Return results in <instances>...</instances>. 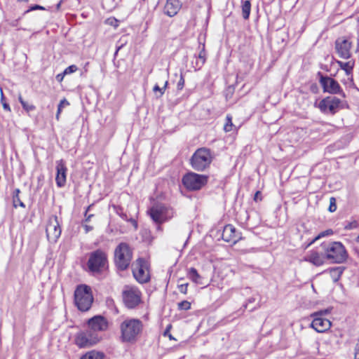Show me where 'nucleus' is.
<instances>
[{
  "mask_svg": "<svg viewBox=\"0 0 359 359\" xmlns=\"http://www.w3.org/2000/svg\"><path fill=\"white\" fill-rule=\"evenodd\" d=\"M107 329V320L102 316H95L88 320V329L76 334L75 343L80 348L92 346L102 339L100 333Z\"/></svg>",
  "mask_w": 359,
  "mask_h": 359,
  "instance_id": "obj_1",
  "label": "nucleus"
},
{
  "mask_svg": "<svg viewBox=\"0 0 359 359\" xmlns=\"http://www.w3.org/2000/svg\"><path fill=\"white\" fill-rule=\"evenodd\" d=\"M119 328L121 341L134 344L142 334L144 324L138 318H127L120 324Z\"/></svg>",
  "mask_w": 359,
  "mask_h": 359,
  "instance_id": "obj_2",
  "label": "nucleus"
},
{
  "mask_svg": "<svg viewBox=\"0 0 359 359\" xmlns=\"http://www.w3.org/2000/svg\"><path fill=\"white\" fill-rule=\"evenodd\" d=\"M320 248L325 252L327 260L331 263L341 264L348 258V252L341 242H324L320 244Z\"/></svg>",
  "mask_w": 359,
  "mask_h": 359,
  "instance_id": "obj_3",
  "label": "nucleus"
},
{
  "mask_svg": "<svg viewBox=\"0 0 359 359\" xmlns=\"http://www.w3.org/2000/svg\"><path fill=\"white\" fill-rule=\"evenodd\" d=\"M108 257L102 250L97 249L89 255L87 262L88 272L93 276H100L108 269Z\"/></svg>",
  "mask_w": 359,
  "mask_h": 359,
  "instance_id": "obj_4",
  "label": "nucleus"
},
{
  "mask_svg": "<svg viewBox=\"0 0 359 359\" xmlns=\"http://www.w3.org/2000/svg\"><path fill=\"white\" fill-rule=\"evenodd\" d=\"M133 249L127 243H120L115 248L114 262L118 271H123L128 269L133 259Z\"/></svg>",
  "mask_w": 359,
  "mask_h": 359,
  "instance_id": "obj_5",
  "label": "nucleus"
},
{
  "mask_svg": "<svg viewBox=\"0 0 359 359\" xmlns=\"http://www.w3.org/2000/svg\"><path fill=\"white\" fill-rule=\"evenodd\" d=\"M213 159V151L207 147H201L193 154L190 164L195 170L202 172L210 167Z\"/></svg>",
  "mask_w": 359,
  "mask_h": 359,
  "instance_id": "obj_6",
  "label": "nucleus"
},
{
  "mask_svg": "<svg viewBox=\"0 0 359 359\" xmlns=\"http://www.w3.org/2000/svg\"><path fill=\"white\" fill-rule=\"evenodd\" d=\"M93 302V296L90 286L78 285L74 291V302L78 309L81 311H88Z\"/></svg>",
  "mask_w": 359,
  "mask_h": 359,
  "instance_id": "obj_7",
  "label": "nucleus"
},
{
  "mask_svg": "<svg viewBox=\"0 0 359 359\" xmlns=\"http://www.w3.org/2000/svg\"><path fill=\"white\" fill-rule=\"evenodd\" d=\"M151 219L158 224V229H161V224L173 217L175 212L172 208L163 203L153 205L148 211Z\"/></svg>",
  "mask_w": 359,
  "mask_h": 359,
  "instance_id": "obj_8",
  "label": "nucleus"
},
{
  "mask_svg": "<svg viewBox=\"0 0 359 359\" xmlns=\"http://www.w3.org/2000/svg\"><path fill=\"white\" fill-rule=\"evenodd\" d=\"M208 182V176L195 172H188L182 178V184L190 191L201 189Z\"/></svg>",
  "mask_w": 359,
  "mask_h": 359,
  "instance_id": "obj_9",
  "label": "nucleus"
},
{
  "mask_svg": "<svg viewBox=\"0 0 359 359\" xmlns=\"http://www.w3.org/2000/svg\"><path fill=\"white\" fill-rule=\"evenodd\" d=\"M122 297L124 305L129 309H135L142 302V292L135 287H126Z\"/></svg>",
  "mask_w": 359,
  "mask_h": 359,
  "instance_id": "obj_10",
  "label": "nucleus"
},
{
  "mask_svg": "<svg viewBox=\"0 0 359 359\" xmlns=\"http://www.w3.org/2000/svg\"><path fill=\"white\" fill-rule=\"evenodd\" d=\"M331 310V308H328L324 310H320L311 315L313 318L311 323V327L318 332H324L330 328L332 325L331 322L323 316L330 313Z\"/></svg>",
  "mask_w": 359,
  "mask_h": 359,
  "instance_id": "obj_11",
  "label": "nucleus"
},
{
  "mask_svg": "<svg viewBox=\"0 0 359 359\" xmlns=\"http://www.w3.org/2000/svg\"><path fill=\"white\" fill-rule=\"evenodd\" d=\"M131 266L133 276L137 282L146 283L149 281L150 276L147 271V264L144 258L137 259Z\"/></svg>",
  "mask_w": 359,
  "mask_h": 359,
  "instance_id": "obj_12",
  "label": "nucleus"
},
{
  "mask_svg": "<svg viewBox=\"0 0 359 359\" xmlns=\"http://www.w3.org/2000/svg\"><path fill=\"white\" fill-rule=\"evenodd\" d=\"M318 75L320 76L319 82L324 92L331 94H339L345 97L346 95L342 91L339 83L336 80L330 76H323L321 72H318Z\"/></svg>",
  "mask_w": 359,
  "mask_h": 359,
  "instance_id": "obj_13",
  "label": "nucleus"
},
{
  "mask_svg": "<svg viewBox=\"0 0 359 359\" xmlns=\"http://www.w3.org/2000/svg\"><path fill=\"white\" fill-rule=\"evenodd\" d=\"M61 227L58 222V218L55 215L51 216L46 226V237L49 242L55 243L61 235Z\"/></svg>",
  "mask_w": 359,
  "mask_h": 359,
  "instance_id": "obj_14",
  "label": "nucleus"
},
{
  "mask_svg": "<svg viewBox=\"0 0 359 359\" xmlns=\"http://www.w3.org/2000/svg\"><path fill=\"white\" fill-rule=\"evenodd\" d=\"M341 102L336 97H327L319 102L318 108L323 113L334 114L340 108Z\"/></svg>",
  "mask_w": 359,
  "mask_h": 359,
  "instance_id": "obj_15",
  "label": "nucleus"
},
{
  "mask_svg": "<svg viewBox=\"0 0 359 359\" xmlns=\"http://www.w3.org/2000/svg\"><path fill=\"white\" fill-rule=\"evenodd\" d=\"M352 42L347 38L339 37L334 43V48L338 56L343 59H348L351 56V48Z\"/></svg>",
  "mask_w": 359,
  "mask_h": 359,
  "instance_id": "obj_16",
  "label": "nucleus"
},
{
  "mask_svg": "<svg viewBox=\"0 0 359 359\" xmlns=\"http://www.w3.org/2000/svg\"><path fill=\"white\" fill-rule=\"evenodd\" d=\"M222 238L227 243L236 244L239 241L243 239L241 233L238 232L232 224H226L224 226L222 233Z\"/></svg>",
  "mask_w": 359,
  "mask_h": 359,
  "instance_id": "obj_17",
  "label": "nucleus"
},
{
  "mask_svg": "<svg viewBox=\"0 0 359 359\" xmlns=\"http://www.w3.org/2000/svg\"><path fill=\"white\" fill-rule=\"evenodd\" d=\"M325 252L320 247L316 250L309 252V255L304 258V260L309 262L316 266L323 265L327 260Z\"/></svg>",
  "mask_w": 359,
  "mask_h": 359,
  "instance_id": "obj_18",
  "label": "nucleus"
},
{
  "mask_svg": "<svg viewBox=\"0 0 359 359\" xmlns=\"http://www.w3.org/2000/svg\"><path fill=\"white\" fill-rule=\"evenodd\" d=\"M67 168L65 161L60 159L56 161L55 182L58 187H63L66 184Z\"/></svg>",
  "mask_w": 359,
  "mask_h": 359,
  "instance_id": "obj_19",
  "label": "nucleus"
},
{
  "mask_svg": "<svg viewBox=\"0 0 359 359\" xmlns=\"http://www.w3.org/2000/svg\"><path fill=\"white\" fill-rule=\"evenodd\" d=\"M337 64L339 65V67L345 72L346 76H348V79L350 81V85H349L350 88H356L355 83L353 82V75H352L353 69L354 64H355L354 61L349 60L346 62H341V61H337Z\"/></svg>",
  "mask_w": 359,
  "mask_h": 359,
  "instance_id": "obj_20",
  "label": "nucleus"
},
{
  "mask_svg": "<svg viewBox=\"0 0 359 359\" xmlns=\"http://www.w3.org/2000/svg\"><path fill=\"white\" fill-rule=\"evenodd\" d=\"M181 8L179 0H167L164 7V13L169 17L175 16Z\"/></svg>",
  "mask_w": 359,
  "mask_h": 359,
  "instance_id": "obj_21",
  "label": "nucleus"
},
{
  "mask_svg": "<svg viewBox=\"0 0 359 359\" xmlns=\"http://www.w3.org/2000/svg\"><path fill=\"white\" fill-rule=\"evenodd\" d=\"M344 269L345 267L344 266H335L328 269L327 271L329 272L333 282L336 283L340 279Z\"/></svg>",
  "mask_w": 359,
  "mask_h": 359,
  "instance_id": "obj_22",
  "label": "nucleus"
},
{
  "mask_svg": "<svg viewBox=\"0 0 359 359\" xmlns=\"http://www.w3.org/2000/svg\"><path fill=\"white\" fill-rule=\"evenodd\" d=\"M250 11H251L250 1L248 0L243 1L242 2V15L245 20L249 19Z\"/></svg>",
  "mask_w": 359,
  "mask_h": 359,
  "instance_id": "obj_23",
  "label": "nucleus"
},
{
  "mask_svg": "<svg viewBox=\"0 0 359 359\" xmlns=\"http://www.w3.org/2000/svg\"><path fill=\"white\" fill-rule=\"evenodd\" d=\"M20 190L19 189H15L13 192V206L15 208H17L18 205L22 207V208H25V205L23 202L21 201L20 198Z\"/></svg>",
  "mask_w": 359,
  "mask_h": 359,
  "instance_id": "obj_24",
  "label": "nucleus"
},
{
  "mask_svg": "<svg viewBox=\"0 0 359 359\" xmlns=\"http://www.w3.org/2000/svg\"><path fill=\"white\" fill-rule=\"evenodd\" d=\"M103 353L91 351L83 355L81 359H104Z\"/></svg>",
  "mask_w": 359,
  "mask_h": 359,
  "instance_id": "obj_25",
  "label": "nucleus"
},
{
  "mask_svg": "<svg viewBox=\"0 0 359 359\" xmlns=\"http://www.w3.org/2000/svg\"><path fill=\"white\" fill-rule=\"evenodd\" d=\"M188 277L193 282L196 283H200V280L201 278V276L198 274L197 270L195 268H190L188 271Z\"/></svg>",
  "mask_w": 359,
  "mask_h": 359,
  "instance_id": "obj_26",
  "label": "nucleus"
},
{
  "mask_svg": "<svg viewBox=\"0 0 359 359\" xmlns=\"http://www.w3.org/2000/svg\"><path fill=\"white\" fill-rule=\"evenodd\" d=\"M333 230L331 229L320 232L317 236H316L309 243V244L306 245V248L311 245L313 243H314L316 241L319 240L320 238L327 236H331L333 234Z\"/></svg>",
  "mask_w": 359,
  "mask_h": 359,
  "instance_id": "obj_27",
  "label": "nucleus"
},
{
  "mask_svg": "<svg viewBox=\"0 0 359 359\" xmlns=\"http://www.w3.org/2000/svg\"><path fill=\"white\" fill-rule=\"evenodd\" d=\"M18 100L20 102L23 109H25L27 112L34 111L36 109V107L34 104H29L25 101L20 94L18 95Z\"/></svg>",
  "mask_w": 359,
  "mask_h": 359,
  "instance_id": "obj_28",
  "label": "nucleus"
},
{
  "mask_svg": "<svg viewBox=\"0 0 359 359\" xmlns=\"http://www.w3.org/2000/svg\"><path fill=\"white\" fill-rule=\"evenodd\" d=\"M168 81L165 79L164 81L163 86L162 88H161L157 83L154 86L153 92L154 93H156L157 92L159 93V95L156 96L157 97H161L163 96V95L165 93V90L168 87Z\"/></svg>",
  "mask_w": 359,
  "mask_h": 359,
  "instance_id": "obj_29",
  "label": "nucleus"
},
{
  "mask_svg": "<svg viewBox=\"0 0 359 359\" xmlns=\"http://www.w3.org/2000/svg\"><path fill=\"white\" fill-rule=\"evenodd\" d=\"M69 102L67 101V99L63 98L62 100H60V102L57 106V113H56V116H55V118L57 121L60 119V115L62 112V108L65 106H69Z\"/></svg>",
  "mask_w": 359,
  "mask_h": 359,
  "instance_id": "obj_30",
  "label": "nucleus"
},
{
  "mask_svg": "<svg viewBox=\"0 0 359 359\" xmlns=\"http://www.w3.org/2000/svg\"><path fill=\"white\" fill-rule=\"evenodd\" d=\"M112 208L114 212L118 215L123 220H128V217L126 213L123 212V209L121 206L117 205H112Z\"/></svg>",
  "mask_w": 359,
  "mask_h": 359,
  "instance_id": "obj_31",
  "label": "nucleus"
},
{
  "mask_svg": "<svg viewBox=\"0 0 359 359\" xmlns=\"http://www.w3.org/2000/svg\"><path fill=\"white\" fill-rule=\"evenodd\" d=\"M233 124L232 123V117L231 115H226V123L224 126V130L226 132H231L233 130Z\"/></svg>",
  "mask_w": 359,
  "mask_h": 359,
  "instance_id": "obj_32",
  "label": "nucleus"
},
{
  "mask_svg": "<svg viewBox=\"0 0 359 359\" xmlns=\"http://www.w3.org/2000/svg\"><path fill=\"white\" fill-rule=\"evenodd\" d=\"M122 0H111L110 1H105V6L106 8L111 11L114 8H116L119 4L121 2Z\"/></svg>",
  "mask_w": 359,
  "mask_h": 359,
  "instance_id": "obj_33",
  "label": "nucleus"
},
{
  "mask_svg": "<svg viewBox=\"0 0 359 359\" xmlns=\"http://www.w3.org/2000/svg\"><path fill=\"white\" fill-rule=\"evenodd\" d=\"M177 308L180 311H187L191 309V303L187 300H184L177 304Z\"/></svg>",
  "mask_w": 359,
  "mask_h": 359,
  "instance_id": "obj_34",
  "label": "nucleus"
},
{
  "mask_svg": "<svg viewBox=\"0 0 359 359\" xmlns=\"http://www.w3.org/2000/svg\"><path fill=\"white\" fill-rule=\"evenodd\" d=\"M0 93H1V102L2 104L3 108L4 110L10 112L11 111L10 105L5 101V97H4L3 90L1 88H0Z\"/></svg>",
  "mask_w": 359,
  "mask_h": 359,
  "instance_id": "obj_35",
  "label": "nucleus"
},
{
  "mask_svg": "<svg viewBox=\"0 0 359 359\" xmlns=\"http://www.w3.org/2000/svg\"><path fill=\"white\" fill-rule=\"evenodd\" d=\"M359 226V222L357 220H353L348 222L345 226L344 229L346 230H351L356 229Z\"/></svg>",
  "mask_w": 359,
  "mask_h": 359,
  "instance_id": "obj_36",
  "label": "nucleus"
},
{
  "mask_svg": "<svg viewBox=\"0 0 359 359\" xmlns=\"http://www.w3.org/2000/svg\"><path fill=\"white\" fill-rule=\"evenodd\" d=\"M337 210V204H336V198L334 197H331L330 198V205L328 208V210L330 212H334Z\"/></svg>",
  "mask_w": 359,
  "mask_h": 359,
  "instance_id": "obj_37",
  "label": "nucleus"
},
{
  "mask_svg": "<svg viewBox=\"0 0 359 359\" xmlns=\"http://www.w3.org/2000/svg\"><path fill=\"white\" fill-rule=\"evenodd\" d=\"M184 83H185V81H184V75H183V73L181 72L180 73V80H179V81L177 82V89L178 90H182V88L184 86Z\"/></svg>",
  "mask_w": 359,
  "mask_h": 359,
  "instance_id": "obj_38",
  "label": "nucleus"
},
{
  "mask_svg": "<svg viewBox=\"0 0 359 359\" xmlns=\"http://www.w3.org/2000/svg\"><path fill=\"white\" fill-rule=\"evenodd\" d=\"M77 69H78V67H76V65H72L69 66L68 67H67L64 70V72H65V74H72V73H74V72H76Z\"/></svg>",
  "mask_w": 359,
  "mask_h": 359,
  "instance_id": "obj_39",
  "label": "nucleus"
},
{
  "mask_svg": "<svg viewBox=\"0 0 359 359\" xmlns=\"http://www.w3.org/2000/svg\"><path fill=\"white\" fill-rule=\"evenodd\" d=\"M205 57H206V53L205 50V47L203 46L202 50L200 51V53L198 54V58L201 60L202 65L205 62Z\"/></svg>",
  "mask_w": 359,
  "mask_h": 359,
  "instance_id": "obj_40",
  "label": "nucleus"
},
{
  "mask_svg": "<svg viewBox=\"0 0 359 359\" xmlns=\"http://www.w3.org/2000/svg\"><path fill=\"white\" fill-rule=\"evenodd\" d=\"M188 285H189V283H182V284H179L177 285L178 287V289H179V291L181 292V293H183L184 294H186L187 293V287H188Z\"/></svg>",
  "mask_w": 359,
  "mask_h": 359,
  "instance_id": "obj_41",
  "label": "nucleus"
},
{
  "mask_svg": "<svg viewBox=\"0 0 359 359\" xmlns=\"http://www.w3.org/2000/svg\"><path fill=\"white\" fill-rule=\"evenodd\" d=\"M82 226L85 230V233H87L93 229L92 226L88 225L86 224L82 223Z\"/></svg>",
  "mask_w": 359,
  "mask_h": 359,
  "instance_id": "obj_42",
  "label": "nucleus"
},
{
  "mask_svg": "<svg viewBox=\"0 0 359 359\" xmlns=\"http://www.w3.org/2000/svg\"><path fill=\"white\" fill-rule=\"evenodd\" d=\"M45 8L39 5H34L30 7V9L28 10L27 12H29V11H35V10H44Z\"/></svg>",
  "mask_w": 359,
  "mask_h": 359,
  "instance_id": "obj_43",
  "label": "nucleus"
},
{
  "mask_svg": "<svg viewBox=\"0 0 359 359\" xmlns=\"http://www.w3.org/2000/svg\"><path fill=\"white\" fill-rule=\"evenodd\" d=\"M65 75H66V74H65V72H63L62 73L58 74L56 76V80L60 83L62 82L63 81V79Z\"/></svg>",
  "mask_w": 359,
  "mask_h": 359,
  "instance_id": "obj_44",
  "label": "nucleus"
},
{
  "mask_svg": "<svg viewBox=\"0 0 359 359\" xmlns=\"http://www.w3.org/2000/svg\"><path fill=\"white\" fill-rule=\"evenodd\" d=\"M85 219L83 222H88L91 219L92 217H94L93 214H86V212H84Z\"/></svg>",
  "mask_w": 359,
  "mask_h": 359,
  "instance_id": "obj_45",
  "label": "nucleus"
},
{
  "mask_svg": "<svg viewBox=\"0 0 359 359\" xmlns=\"http://www.w3.org/2000/svg\"><path fill=\"white\" fill-rule=\"evenodd\" d=\"M126 221L130 222L133 225V226L135 227V229H137L138 224H137V221L135 219L130 218V219H128V220H126Z\"/></svg>",
  "mask_w": 359,
  "mask_h": 359,
  "instance_id": "obj_46",
  "label": "nucleus"
},
{
  "mask_svg": "<svg viewBox=\"0 0 359 359\" xmlns=\"http://www.w3.org/2000/svg\"><path fill=\"white\" fill-rule=\"evenodd\" d=\"M255 299L254 297H250L248 299V303H246L245 304L243 305V307L245 309H247L248 308V304H251V303H253L255 302Z\"/></svg>",
  "mask_w": 359,
  "mask_h": 359,
  "instance_id": "obj_47",
  "label": "nucleus"
},
{
  "mask_svg": "<svg viewBox=\"0 0 359 359\" xmlns=\"http://www.w3.org/2000/svg\"><path fill=\"white\" fill-rule=\"evenodd\" d=\"M261 196V192L259 191H257L255 194V196H254V200L255 201H257L259 198V196Z\"/></svg>",
  "mask_w": 359,
  "mask_h": 359,
  "instance_id": "obj_48",
  "label": "nucleus"
},
{
  "mask_svg": "<svg viewBox=\"0 0 359 359\" xmlns=\"http://www.w3.org/2000/svg\"><path fill=\"white\" fill-rule=\"evenodd\" d=\"M355 353L357 354L359 356V341H358V342L355 345Z\"/></svg>",
  "mask_w": 359,
  "mask_h": 359,
  "instance_id": "obj_49",
  "label": "nucleus"
},
{
  "mask_svg": "<svg viewBox=\"0 0 359 359\" xmlns=\"http://www.w3.org/2000/svg\"><path fill=\"white\" fill-rule=\"evenodd\" d=\"M355 353L357 354L359 356V341H358V342L355 345Z\"/></svg>",
  "mask_w": 359,
  "mask_h": 359,
  "instance_id": "obj_50",
  "label": "nucleus"
},
{
  "mask_svg": "<svg viewBox=\"0 0 359 359\" xmlns=\"http://www.w3.org/2000/svg\"><path fill=\"white\" fill-rule=\"evenodd\" d=\"M171 327V325H168V327L166 328V330H165L164 333H163V335L164 336H167V334H168L169 332V330L170 328Z\"/></svg>",
  "mask_w": 359,
  "mask_h": 359,
  "instance_id": "obj_51",
  "label": "nucleus"
},
{
  "mask_svg": "<svg viewBox=\"0 0 359 359\" xmlns=\"http://www.w3.org/2000/svg\"><path fill=\"white\" fill-rule=\"evenodd\" d=\"M93 203L90 204V205H88L86 209V211L85 212H86V214H88V212L90 210L91 208L93 206Z\"/></svg>",
  "mask_w": 359,
  "mask_h": 359,
  "instance_id": "obj_52",
  "label": "nucleus"
},
{
  "mask_svg": "<svg viewBox=\"0 0 359 359\" xmlns=\"http://www.w3.org/2000/svg\"><path fill=\"white\" fill-rule=\"evenodd\" d=\"M343 82H344V83L345 85H346L347 86L350 87V86H349V85H350V81H349V80H348V79H347V80H346V81H345V80H344Z\"/></svg>",
  "mask_w": 359,
  "mask_h": 359,
  "instance_id": "obj_53",
  "label": "nucleus"
},
{
  "mask_svg": "<svg viewBox=\"0 0 359 359\" xmlns=\"http://www.w3.org/2000/svg\"><path fill=\"white\" fill-rule=\"evenodd\" d=\"M167 336L169 337L170 339H174L175 340V339L172 336V334H170V333L168 332V334H167Z\"/></svg>",
  "mask_w": 359,
  "mask_h": 359,
  "instance_id": "obj_54",
  "label": "nucleus"
},
{
  "mask_svg": "<svg viewBox=\"0 0 359 359\" xmlns=\"http://www.w3.org/2000/svg\"><path fill=\"white\" fill-rule=\"evenodd\" d=\"M61 3L62 1H60L57 5H56V8L58 10L61 6Z\"/></svg>",
  "mask_w": 359,
  "mask_h": 359,
  "instance_id": "obj_55",
  "label": "nucleus"
},
{
  "mask_svg": "<svg viewBox=\"0 0 359 359\" xmlns=\"http://www.w3.org/2000/svg\"><path fill=\"white\" fill-rule=\"evenodd\" d=\"M122 48V45L118 46L115 52V55L117 54L118 51Z\"/></svg>",
  "mask_w": 359,
  "mask_h": 359,
  "instance_id": "obj_56",
  "label": "nucleus"
},
{
  "mask_svg": "<svg viewBox=\"0 0 359 359\" xmlns=\"http://www.w3.org/2000/svg\"><path fill=\"white\" fill-rule=\"evenodd\" d=\"M354 359H359V356L355 353V358Z\"/></svg>",
  "mask_w": 359,
  "mask_h": 359,
  "instance_id": "obj_57",
  "label": "nucleus"
},
{
  "mask_svg": "<svg viewBox=\"0 0 359 359\" xmlns=\"http://www.w3.org/2000/svg\"><path fill=\"white\" fill-rule=\"evenodd\" d=\"M357 240H358V241H359V234H358V238H357Z\"/></svg>",
  "mask_w": 359,
  "mask_h": 359,
  "instance_id": "obj_58",
  "label": "nucleus"
}]
</instances>
